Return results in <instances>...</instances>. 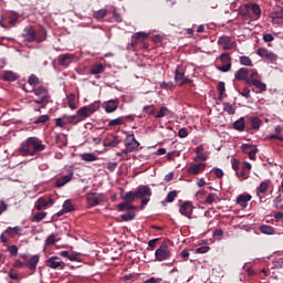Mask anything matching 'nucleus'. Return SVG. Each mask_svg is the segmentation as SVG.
<instances>
[{"instance_id": "obj_6", "label": "nucleus", "mask_w": 283, "mask_h": 283, "mask_svg": "<svg viewBox=\"0 0 283 283\" xmlns=\"http://www.w3.org/2000/svg\"><path fill=\"white\" fill-rule=\"evenodd\" d=\"M140 147V143L136 140L134 134L128 135L125 139V149H123V154H132V151L138 149Z\"/></svg>"}, {"instance_id": "obj_56", "label": "nucleus", "mask_w": 283, "mask_h": 283, "mask_svg": "<svg viewBox=\"0 0 283 283\" xmlns=\"http://www.w3.org/2000/svg\"><path fill=\"white\" fill-rule=\"evenodd\" d=\"M240 96H243V98H251V88L249 86H244L242 92H239Z\"/></svg>"}, {"instance_id": "obj_64", "label": "nucleus", "mask_w": 283, "mask_h": 283, "mask_svg": "<svg viewBox=\"0 0 283 283\" xmlns=\"http://www.w3.org/2000/svg\"><path fill=\"white\" fill-rule=\"evenodd\" d=\"M163 279H156V277H150L148 280H146L144 283H161Z\"/></svg>"}, {"instance_id": "obj_59", "label": "nucleus", "mask_w": 283, "mask_h": 283, "mask_svg": "<svg viewBox=\"0 0 283 283\" xmlns=\"http://www.w3.org/2000/svg\"><path fill=\"white\" fill-rule=\"evenodd\" d=\"M7 251L11 254V255H18L19 254V248H17V245H9L7 248Z\"/></svg>"}, {"instance_id": "obj_36", "label": "nucleus", "mask_w": 283, "mask_h": 283, "mask_svg": "<svg viewBox=\"0 0 283 283\" xmlns=\"http://www.w3.org/2000/svg\"><path fill=\"white\" fill-rule=\"evenodd\" d=\"M6 233H8V235H11V238H14V235H19V233H21V227L17 226L14 228H8L6 230Z\"/></svg>"}, {"instance_id": "obj_47", "label": "nucleus", "mask_w": 283, "mask_h": 283, "mask_svg": "<svg viewBox=\"0 0 283 283\" xmlns=\"http://www.w3.org/2000/svg\"><path fill=\"white\" fill-rule=\"evenodd\" d=\"M87 202L90 207H97V205H101V199L98 197H87Z\"/></svg>"}, {"instance_id": "obj_12", "label": "nucleus", "mask_w": 283, "mask_h": 283, "mask_svg": "<svg viewBox=\"0 0 283 283\" xmlns=\"http://www.w3.org/2000/svg\"><path fill=\"white\" fill-rule=\"evenodd\" d=\"M46 266L50 269H65V262L61 261L59 256H51L46 260Z\"/></svg>"}, {"instance_id": "obj_29", "label": "nucleus", "mask_w": 283, "mask_h": 283, "mask_svg": "<svg viewBox=\"0 0 283 283\" xmlns=\"http://www.w3.org/2000/svg\"><path fill=\"white\" fill-rule=\"evenodd\" d=\"M233 129H235L237 132H244L245 129L244 117H241L233 123Z\"/></svg>"}, {"instance_id": "obj_38", "label": "nucleus", "mask_w": 283, "mask_h": 283, "mask_svg": "<svg viewBox=\"0 0 283 283\" xmlns=\"http://www.w3.org/2000/svg\"><path fill=\"white\" fill-rule=\"evenodd\" d=\"M118 125H125V117H117L115 119H111L108 123L109 127H116Z\"/></svg>"}, {"instance_id": "obj_61", "label": "nucleus", "mask_w": 283, "mask_h": 283, "mask_svg": "<svg viewBox=\"0 0 283 283\" xmlns=\"http://www.w3.org/2000/svg\"><path fill=\"white\" fill-rule=\"evenodd\" d=\"M219 72H230L231 71V63L223 64L221 66H217Z\"/></svg>"}, {"instance_id": "obj_20", "label": "nucleus", "mask_w": 283, "mask_h": 283, "mask_svg": "<svg viewBox=\"0 0 283 283\" xmlns=\"http://www.w3.org/2000/svg\"><path fill=\"white\" fill-rule=\"evenodd\" d=\"M48 205H54V201H52L50 198L41 197L35 203V209L41 211L43 208L48 207Z\"/></svg>"}, {"instance_id": "obj_27", "label": "nucleus", "mask_w": 283, "mask_h": 283, "mask_svg": "<svg viewBox=\"0 0 283 283\" xmlns=\"http://www.w3.org/2000/svg\"><path fill=\"white\" fill-rule=\"evenodd\" d=\"M248 8L254 14L255 19H260L262 17V9H260V4L249 3Z\"/></svg>"}, {"instance_id": "obj_16", "label": "nucleus", "mask_w": 283, "mask_h": 283, "mask_svg": "<svg viewBox=\"0 0 283 283\" xmlns=\"http://www.w3.org/2000/svg\"><path fill=\"white\" fill-rule=\"evenodd\" d=\"M1 78L2 81L14 83V81H19V74L14 73L13 71H2Z\"/></svg>"}, {"instance_id": "obj_40", "label": "nucleus", "mask_w": 283, "mask_h": 283, "mask_svg": "<svg viewBox=\"0 0 283 283\" xmlns=\"http://www.w3.org/2000/svg\"><path fill=\"white\" fill-rule=\"evenodd\" d=\"M269 181H262L256 188V193H266L269 191Z\"/></svg>"}, {"instance_id": "obj_54", "label": "nucleus", "mask_w": 283, "mask_h": 283, "mask_svg": "<svg viewBox=\"0 0 283 283\" xmlns=\"http://www.w3.org/2000/svg\"><path fill=\"white\" fill-rule=\"evenodd\" d=\"M185 80V73L180 72L178 69L175 72V81L176 83H181Z\"/></svg>"}, {"instance_id": "obj_24", "label": "nucleus", "mask_w": 283, "mask_h": 283, "mask_svg": "<svg viewBox=\"0 0 283 283\" xmlns=\"http://www.w3.org/2000/svg\"><path fill=\"white\" fill-rule=\"evenodd\" d=\"M62 119L64 120V125H78V116L76 115H63Z\"/></svg>"}, {"instance_id": "obj_11", "label": "nucleus", "mask_w": 283, "mask_h": 283, "mask_svg": "<svg viewBox=\"0 0 283 283\" xmlns=\"http://www.w3.org/2000/svg\"><path fill=\"white\" fill-rule=\"evenodd\" d=\"M219 45H223V50H233L234 48H238L237 42L231 41V36L222 35L218 40Z\"/></svg>"}, {"instance_id": "obj_37", "label": "nucleus", "mask_w": 283, "mask_h": 283, "mask_svg": "<svg viewBox=\"0 0 283 283\" xmlns=\"http://www.w3.org/2000/svg\"><path fill=\"white\" fill-rule=\"evenodd\" d=\"M88 111L91 114H95V112H98L101 109V101H95L94 103L87 105Z\"/></svg>"}, {"instance_id": "obj_10", "label": "nucleus", "mask_w": 283, "mask_h": 283, "mask_svg": "<svg viewBox=\"0 0 283 283\" xmlns=\"http://www.w3.org/2000/svg\"><path fill=\"white\" fill-rule=\"evenodd\" d=\"M76 59V55L72 53L61 54L57 56V64L62 67H70V63Z\"/></svg>"}, {"instance_id": "obj_46", "label": "nucleus", "mask_w": 283, "mask_h": 283, "mask_svg": "<svg viewBox=\"0 0 283 283\" xmlns=\"http://www.w3.org/2000/svg\"><path fill=\"white\" fill-rule=\"evenodd\" d=\"M223 111L227 112V114H229L230 116H233V114H235V108H233V105L229 103L223 104Z\"/></svg>"}, {"instance_id": "obj_42", "label": "nucleus", "mask_w": 283, "mask_h": 283, "mask_svg": "<svg viewBox=\"0 0 283 283\" xmlns=\"http://www.w3.org/2000/svg\"><path fill=\"white\" fill-rule=\"evenodd\" d=\"M240 64L253 67V61H251V57L247 55L240 56Z\"/></svg>"}, {"instance_id": "obj_39", "label": "nucleus", "mask_w": 283, "mask_h": 283, "mask_svg": "<svg viewBox=\"0 0 283 283\" xmlns=\"http://www.w3.org/2000/svg\"><path fill=\"white\" fill-rule=\"evenodd\" d=\"M93 17L94 19H97V21H101V19H105V17H107V9H101L98 11H95Z\"/></svg>"}, {"instance_id": "obj_34", "label": "nucleus", "mask_w": 283, "mask_h": 283, "mask_svg": "<svg viewBox=\"0 0 283 283\" xmlns=\"http://www.w3.org/2000/svg\"><path fill=\"white\" fill-rule=\"evenodd\" d=\"M66 101L70 109H76V103L74 102L76 101V95H74L73 93L69 94L66 96Z\"/></svg>"}, {"instance_id": "obj_50", "label": "nucleus", "mask_w": 283, "mask_h": 283, "mask_svg": "<svg viewBox=\"0 0 283 283\" xmlns=\"http://www.w3.org/2000/svg\"><path fill=\"white\" fill-rule=\"evenodd\" d=\"M218 200V195L209 193L206 198V205H213Z\"/></svg>"}, {"instance_id": "obj_58", "label": "nucleus", "mask_w": 283, "mask_h": 283, "mask_svg": "<svg viewBox=\"0 0 283 283\" xmlns=\"http://www.w3.org/2000/svg\"><path fill=\"white\" fill-rule=\"evenodd\" d=\"M196 157L193 158L195 163H200V160H207V155L205 153H196Z\"/></svg>"}, {"instance_id": "obj_19", "label": "nucleus", "mask_w": 283, "mask_h": 283, "mask_svg": "<svg viewBox=\"0 0 283 283\" xmlns=\"http://www.w3.org/2000/svg\"><path fill=\"white\" fill-rule=\"evenodd\" d=\"M39 260H41V256L39 254L31 256L25 262L27 269H29V271H36V264H39Z\"/></svg>"}, {"instance_id": "obj_33", "label": "nucleus", "mask_w": 283, "mask_h": 283, "mask_svg": "<svg viewBox=\"0 0 283 283\" xmlns=\"http://www.w3.org/2000/svg\"><path fill=\"white\" fill-rule=\"evenodd\" d=\"M32 92H33V94H35V96H40V97L50 96V94L48 93V90H45V87H43V86L33 88Z\"/></svg>"}, {"instance_id": "obj_43", "label": "nucleus", "mask_w": 283, "mask_h": 283, "mask_svg": "<svg viewBox=\"0 0 283 283\" xmlns=\"http://www.w3.org/2000/svg\"><path fill=\"white\" fill-rule=\"evenodd\" d=\"M82 160L85 163H94V160H96V155L92 153H85L82 155Z\"/></svg>"}, {"instance_id": "obj_15", "label": "nucleus", "mask_w": 283, "mask_h": 283, "mask_svg": "<svg viewBox=\"0 0 283 283\" xmlns=\"http://www.w3.org/2000/svg\"><path fill=\"white\" fill-rule=\"evenodd\" d=\"M72 178H74V175H64L54 181V187H57V189H61V187H65L67 182H71Z\"/></svg>"}, {"instance_id": "obj_23", "label": "nucleus", "mask_w": 283, "mask_h": 283, "mask_svg": "<svg viewBox=\"0 0 283 283\" xmlns=\"http://www.w3.org/2000/svg\"><path fill=\"white\" fill-rule=\"evenodd\" d=\"M118 103H120V101L109 99L105 105L106 114H112L113 112H116V109H118Z\"/></svg>"}, {"instance_id": "obj_49", "label": "nucleus", "mask_w": 283, "mask_h": 283, "mask_svg": "<svg viewBox=\"0 0 283 283\" xmlns=\"http://www.w3.org/2000/svg\"><path fill=\"white\" fill-rule=\"evenodd\" d=\"M219 59L223 65L231 63V55H229V53H222Z\"/></svg>"}, {"instance_id": "obj_5", "label": "nucleus", "mask_w": 283, "mask_h": 283, "mask_svg": "<svg viewBox=\"0 0 283 283\" xmlns=\"http://www.w3.org/2000/svg\"><path fill=\"white\" fill-rule=\"evenodd\" d=\"M155 258L157 262H165V260L171 258V251L169 250V244H167V242L161 243L155 251Z\"/></svg>"}, {"instance_id": "obj_17", "label": "nucleus", "mask_w": 283, "mask_h": 283, "mask_svg": "<svg viewBox=\"0 0 283 283\" xmlns=\"http://www.w3.org/2000/svg\"><path fill=\"white\" fill-rule=\"evenodd\" d=\"M75 116H77V120L78 123H81V120H85V118H90L92 116V112L87 106H83L77 111Z\"/></svg>"}, {"instance_id": "obj_62", "label": "nucleus", "mask_w": 283, "mask_h": 283, "mask_svg": "<svg viewBox=\"0 0 283 283\" xmlns=\"http://www.w3.org/2000/svg\"><path fill=\"white\" fill-rule=\"evenodd\" d=\"M271 17H272L273 20L283 19V10L280 9L279 11L272 12Z\"/></svg>"}, {"instance_id": "obj_31", "label": "nucleus", "mask_w": 283, "mask_h": 283, "mask_svg": "<svg viewBox=\"0 0 283 283\" xmlns=\"http://www.w3.org/2000/svg\"><path fill=\"white\" fill-rule=\"evenodd\" d=\"M49 101H50V96H43V97L40 96V98L33 99V102H35L36 105H41L40 109H45Z\"/></svg>"}, {"instance_id": "obj_55", "label": "nucleus", "mask_w": 283, "mask_h": 283, "mask_svg": "<svg viewBox=\"0 0 283 283\" xmlns=\"http://www.w3.org/2000/svg\"><path fill=\"white\" fill-rule=\"evenodd\" d=\"M169 112V108L163 106L159 112L157 113V115L155 116V118H165V116H167Z\"/></svg>"}, {"instance_id": "obj_48", "label": "nucleus", "mask_w": 283, "mask_h": 283, "mask_svg": "<svg viewBox=\"0 0 283 283\" xmlns=\"http://www.w3.org/2000/svg\"><path fill=\"white\" fill-rule=\"evenodd\" d=\"M232 169L235 171V176H240V160L238 159H232L231 160Z\"/></svg>"}, {"instance_id": "obj_35", "label": "nucleus", "mask_w": 283, "mask_h": 283, "mask_svg": "<svg viewBox=\"0 0 283 283\" xmlns=\"http://www.w3.org/2000/svg\"><path fill=\"white\" fill-rule=\"evenodd\" d=\"M260 231L265 235H273V233H275V229H273L271 226H261Z\"/></svg>"}, {"instance_id": "obj_45", "label": "nucleus", "mask_w": 283, "mask_h": 283, "mask_svg": "<svg viewBox=\"0 0 283 283\" xmlns=\"http://www.w3.org/2000/svg\"><path fill=\"white\" fill-rule=\"evenodd\" d=\"M50 120V116L48 115H41L34 120V125H43Z\"/></svg>"}, {"instance_id": "obj_28", "label": "nucleus", "mask_w": 283, "mask_h": 283, "mask_svg": "<svg viewBox=\"0 0 283 283\" xmlns=\"http://www.w3.org/2000/svg\"><path fill=\"white\" fill-rule=\"evenodd\" d=\"M249 83V85H254V87L256 88V90H259L260 91V93H262V92H266V84L265 83H263L262 81H260V80H256V81H250V82H248Z\"/></svg>"}, {"instance_id": "obj_3", "label": "nucleus", "mask_w": 283, "mask_h": 283, "mask_svg": "<svg viewBox=\"0 0 283 283\" xmlns=\"http://www.w3.org/2000/svg\"><path fill=\"white\" fill-rule=\"evenodd\" d=\"M135 193L137 196V200H142L140 209H145L147 205H149L150 196H153L151 188L149 186H139Z\"/></svg>"}, {"instance_id": "obj_44", "label": "nucleus", "mask_w": 283, "mask_h": 283, "mask_svg": "<svg viewBox=\"0 0 283 283\" xmlns=\"http://www.w3.org/2000/svg\"><path fill=\"white\" fill-rule=\"evenodd\" d=\"M63 210L65 213H71V211H74V206L72 205V201L65 200L63 203Z\"/></svg>"}, {"instance_id": "obj_30", "label": "nucleus", "mask_w": 283, "mask_h": 283, "mask_svg": "<svg viewBox=\"0 0 283 283\" xmlns=\"http://www.w3.org/2000/svg\"><path fill=\"white\" fill-rule=\"evenodd\" d=\"M260 80V74H258V71L255 70H249L248 77L245 80V85H249L250 81H258Z\"/></svg>"}, {"instance_id": "obj_32", "label": "nucleus", "mask_w": 283, "mask_h": 283, "mask_svg": "<svg viewBox=\"0 0 283 283\" xmlns=\"http://www.w3.org/2000/svg\"><path fill=\"white\" fill-rule=\"evenodd\" d=\"M217 90L219 92V101H222L224 98V93L227 92V84L224 82H219Z\"/></svg>"}, {"instance_id": "obj_22", "label": "nucleus", "mask_w": 283, "mask_h": 283, "mask_svg": "<svg viewBox=\"0 0 283 283\" xmlns=\"http://www.w3.org/2000/svg\"><path fill=\"white\" fill-rule=\"evenodd\" d=\"M120 198L124 202H134V200H138L136 191L125 192V190H122Z\"/></svg>"}, {"instance_id": "obj_2", "label": "nucleus", "mask_w": 283, "mask_h": 283, "mask_svg": "<svg viewBox=\"0 0 283 283\" xmlns=\"http://www.w3.org/2000/svg\"><path fill=\"white\" fill-rule=\"evenodd\" d=\"M22 36L28 43H43L45 41V31H36L32 27H27Z\"/></svg>"}, {"instance_id": "obj_52", "label": "nucleus", "mask_w": 283, "mask_h": 283, "mask_svg": "<svg viewBox=\"0 0 283 283\" xmlns=\"http://www.w3.org/2000/svg\"><path fill=\"white\" fill-rule=\"evenodd\" d=\"M178 198V192L176 190L170 191L166 197V202H174Z\"/></svg>"}, {"instance_id": "obj_53", "label": "nucleus", "mask_w": 283, "mask_h": 283, "mask_svg": "<svg viewBox=\"0 0 283 283\" xmlns=\"http://www.w3.org/2000/svg\"><path fill=\"white\" fill-rule=\"evenodd\" d=\"M134 218H136L135 212H128V213L122 214V220H124V222H129L134 220Z\"/></svg>"}, {"instance_id": "obj_63", "label": "nucleus", "mask_w": 283, "mask_h": 283, "mask_svg": "<svg viewBox=\"0 0 283 283\" xmlns=\"http://www.w3.org/2000/svg\"><path fill=\"white\" fill-rule=\"evenodd\" d=\"M249 10H251L249 4H244L243 8L241 9L242 17L249 18Z\"/></svg>"}, {"instance_id": "obj_25", "label": "nucleus", "mask_w": 283, "mask_h": 283, "mask_svg": "<svg viewBox=\"0 0 283 283\" xmlns=\"http://www.w3.org/2000/svg\"><path fill=\"white\" fill-rule=\"evenodd\" d=\"M105 72V66L102 63L93 64L90 74L96 76V74H103Z\"/></svg>"}, {"instance_id": "obj_26", "label": "nucleus", "mask_w": 283, "mask_h": 283, "mask_svg": "<svg viewBox=\"0 0 283 283\" xmlns=\"http://www.w3.org/2000/svg\"><path fill=\"white\" fill-rule=\"evenodd\" d=\"M136 206L132 205V202H122L117 205V211H135Z\"/></svg>"}, {"instance_id": "obj_21", "label": "nucleus", "mask_w": 283, "mask_h": 283, "mask_svg": "<svg viewBox=\"0 0 283 283\" xmlns=\"http://www.w3.org/2000/svg\"><path fill=\"white\" fill-rule=\"evenodd\" d=\"M248 76H249L248 67H241L234 73L235 81H244L247 83Z\"/></svg>"}, {"instance_id": "obj_41", "label": "nucleus", "mask_w": 283, "mask_h": 283, "mask_svg": "<svg viewBox=\"0 0 283 283\" xmlns=\"http://www.w3.org/2000/svg\"><path fill=\"white\" fill-rule=\"evenodd\" d=\"M250 125L252 129H260V125H262V120L258 117H252L250 119Z\"/></svg>"}, {"instance_id": "obj_57", "label": "nucleus", "mask_w": 283, "mask_h": 283, "mask_svg": "<svg viewBox=\"0 0 283 283\" xmlns=\"http://www.w3.org/2000/svg\"><path fill=\"white\" fill-rule=\"evenodd\" d=\"M45 244L48 247L52 245V244H56V235L54 234H50L46 240H45Z\"/></svg>"}, {"instance_id": "obj_1", "label": "nucleus", "mask_w": 283, "mask_h": 283, "mask_svg": "<svg viewBox=\"0 0 283 283\" xmlns=\"http://www.w3.org/2000/svg\"><path fill=\"white\" fill-rule=\"evenodd\" d=\"M41 151H45V145L39 137H28L18 148L21 156H36Z\"/></svg>"}, {"instance_id": "obj_51", "label": "nucleus", "mask_w": 283, "mask_h": 283, "mask_svg": "<svg viewBox=\"0 0 283 283\" xmlns=\"http://www.w3.org/2000/svg\"><path fill=\"white\" fill-rule=\"evenodd\" d=\"M48 216V212H38L33 214V222H41L45 217Z\"/></svg>"}, {"instance_id": "obj_18", "label": "nucleus", "mask_w": 283, "mask_h": 283, "mask_svg": "<svg viewBox=\"0 0 283 283\" xmlns=\"http://www.w3.org/2000/svg\"><path fill=\"white\" fill-rule=\"evenodd\" d=\"M251 195L249 193H241L237 197V205H240V207H242L243 209L247 208V205H249V202H251Z\"/></svg>"}, {"instance_id": "obj_13", "label": "nucleus", "mask_w": 283, "mask_h": 283, "mask_svg": "<svg viewBox=\"0 0 283 283\" xmlns=\"http://www.w3.org/2000/svg\"><path fill=\"white\" fill-rule=\"evenodd\" d=\"M104 147H118L120 139L116 135H108L103 142Z\"/></svg>"}, {"instance_id": "obj_14", "label": "nucleus", "mask_w": 283, "mask_h": 283, "mask_svg": "<svg viewBox=\"0 0 283 283\" xmlns=\"http://www.w3.org/2000/svg\"><path fill=\"white\" fill-rule=\"evenodd\" d=\"M205 169H207V164H192L188 168V174L190 176H198L199 174H202V171H205Z\"/></svg>"}, {"instance_id": "obj_9", "label": "nucleus", "mask_w": 283, "mask_h": 283, "mask_svg": "<svg viewBox=\"0 0 283 283\" xmlns=\"http://www.w3.org/2000/svg\"><path fill=\"white\" fill-rule=\"evenodd\" d=\"M149 34L146 32H137L130 38V43L127 45V50H134L138 45V41H145V39H148Z\"/></svg>"}, {"instance_id": "obj_4", "label": "nucleus", "mask_w": 283, "mask_h": 283, "mask_svg": "<svg viewBox=\"0 0 283 283\" xmlns=\"http://www.w3.org/2000/svg\"><path fill=\"white\" fill-rule=\"evenodd\" d=\"M17 23H19V13L17 12L2 15L0 19V25L1 28H4V30H10V28H13V25H17Z\"/></svg>"}, {"instance_id": "obj_8", "label": "nucleus", "mask_w": 283, "mask_h": 283, "mask_svg": "<svg viewBox=\"0 0 283 283\" xmlns=\"http://www.w3.org/2000/svg\"><path fill=\"white\" fill-rule=\"evenodd\" d=\"M258 56H261V59H265V61H269V63H275L277 61V54L273 52H269L265 48H260L256 50Z\"/></svg>"}, {"instance_id": "obj_7", "label": "nucleus", "mask_w": 283, "mask_h": 283, "mask_svg": "<svg viewBox=\"0 0 283 283\" xmlns=\"http://www.w3.org/2000/svg\"><path fill=\"white\" fill-rule=\"evenodd\" d=\"M193 203L191 201H184L179 205V213L181 216H185V218H188V220H191L193 218Z\"/></svg>"}, {"instance_id": "obj_60", "label": "nucleus", "mask_w": 283, "mask_h": 283, "mask_svg": "<svg viewBox=\"0 0 283 283\" xmlns=\"http://www.w3.org/2000/svg\"><path fill=\"white\" fill-rule=\"evenodd\" d=\"M29 85H39V77L32 74L28 80Z\"/></svg>"}]
</instances>
